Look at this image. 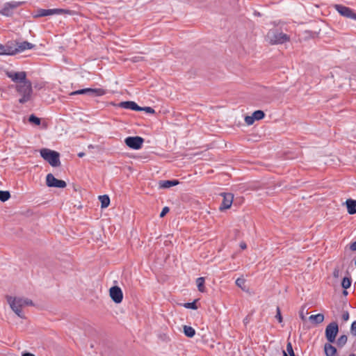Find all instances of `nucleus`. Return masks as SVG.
Here are the masks:
<instances>
[{
    "mask_svg": "<svg viewBox=\"0 0 356 356\" xmlns=\"http://www.w3.org/2000/svg\"><path fill=\"white\" fill-rule=\"evenodd\" d=\"M6 300L12 311L21 318H25L23 309L33 306V301L24 297L7 296Z\"/></svg>",
    "mask_w": 356,
    "mask_h": 356,
    "instance_id": "obj_1",
    "label": "nucleus"
},
{
    "mask_svg": "<svg viewBox=\"0 0 356 356\" xmlns=\"http://www.w3.org/2000/svg\"><path fill=\"white\" fill-rule=\"evenodd\" d=\"M16 90L21 96L19 102L21 104H24L31 100L32 96V86L30 81H23L22 83L16 85Z\"/></svg>",
    "mask_w": 356,
    "mask_h": 356,
    "instance_id": "obj_2",
    "label": "nucleus"
},
{
    "mask_svg": "<svg viewBox=\"0 0 356 356\" xmlns=\"http://www.w3.org/2000/svg\"><path fill=\"white\" fill-rule=\"evenodd\" d=\"M289 36L277 30H270L266 36V41L271 44H283L289 41Z\"/></svg>",
    "mask_w": 356,
    "mask_h": 356,
    "instance_id": "obj_3",
    "label": "nucleus"
},
{
    "mask_svg": "<svg viewBox=\"0 0 356 356\" xmlns=\"http://www.w3.org/2000/svg\"><path fill=\"white\" fill-rule=\"evenodd\" d=\"M40 155L53 167H58L60 165V154L57 152L44 148L40 150Z\"/></svg>",
    "mask_w": 356,
    "mask_h": 356,
    "instance_id": "obj_4",
    "label": "nucleus"
},
{
    "mask_svg": "<svg viewBox=\"0 0 356 356\" xmlns=\"http://www.w3.org/2000/svg\"><path fill=\"white\" fill-rule=\"evenodd\" d=\"M338 332L339 327L337 323L335 322L330 323L325 329V337L327 341L330 343L334 342Z\"/></svg>",
    "mask_w": 356,
    "mask_h": 356,
    "instance_id": "obj_5",
    "label": "nucleus"
},
{
    "mask_svg": "<svg viewBox=\"0 0 356 356\" xmlns=\"http://www.w3.org/2000/svg\"><path fill=\"white\" fill-rule=\"evenodd\" d=\"M46 184L48 187L60 188H63L67 186L65 181L55 178V177L51 173L48 174L46 177Z\"/></svg>",
    "mask_w": 356,
    "mask_h": 356,
    "instance_id": "obj_6",
    "label": "nucleus"
},
{
    "mask_svg": "<svg viewBox=\"0 0 356 356\" xmlns=\"http://www.w3.org/2000/svg\"><path fill=\"white\" fill-rule=\"evenodd\" d=\"M144 139L140 136L127 137L124 140L125 144L130 148L134 149H139L141 148Z\"/></svg>",
    "mask_w": 356,
    "mask_h": 356,
    "instance_id": "obj_7",
    "label": "nucleus"
},
{
    "mask_svg": "<svg viewBox=\"0 0 356 356\" xmlns=\"http://www.w3.org/2000/svg\"><path fill=\"white\" fill-rule=\"evenodd\" d=\"M22 4V2L12 1L4 4L3 8L0 10V13L5 16H10L14 9L17 8Z\"/></svg>",
    "mask_w": 356,
    "mask_h": 356,
    "instance_id": "obj_8",
    "label": "nucleus"
},
{
    "mask_svg": "<svg viewBox=\"0 0 356 356\" xmlns=\"http://www.w3.org/2000/svg\"><path fill=\"white\" fill-rule=\"evenodd\" d=\"M95 95V96H102L105 94V91L101 88L92 89V88H85L78 90L74 92H72L70 95Z\"/></svg>",
    "mask_w": 356,
    "mask_h": 356,
    "instance_id": "obj_9",
    "label": "nucleus"
},
{
    "mask_svg": "<svg viewBox=\"0 0 356 356\" xmlns=\"http://www.w3.org/2000/svg\"><path fill=\"white\" fill-rule=\"evenodd\" d=\"M334 7L341 15L356 20V14L350 8L339 4H336Z\"/></svg>",
    "mask_w": 356,
    "mask_h": 356,
    "instance_id": "obj_10",
    "label": "nucleus"
},
{
    "mask_svg": "<svg viewBox=\"0 0 356 356\" xmlns=\"http://www.w3.org/2000/svg\"><path fill=\"white\" fill-rule=\"evenodd\" d=\"M7 76L11 79V80L15 82L17 84L22 83L23 81H26V74L25 72H7Z\"/></svg>",
    "mask_w": 356,
    "mask_h": 356,
    "instance_id": "obj_11",
    "label": "nucleus"
},
{
    "mask_svg": "<svg viewBox=\"0 0 356 356\" xmlns=\"http://www.w3.org/2000/svg\"><path fill=\"white\" fill-rule=\"evenodd\" d=\"M109 295L113 301L117 304L122 301L123 293L121 289L118 286H112L109 289Z\"/></svg>",
    "mask_w": 356,
    "mask_h": 356,
    "instance_id": "obj_12",
    "label": "nucleus"
},
{
    "mask_svg": "<svg viewBox=\"0 0 356 356\" xmlns=\"http://www.w3.org/2000/svg\"><path fill=\"white\" fill-rule=\"evenodd\" d=\"M265 117V113L261 110L254 111L252 115L245 117V122L248 125H252L255 120H262Z\"/></svg>",
    "mask_w": 356,
    "mask_h": 356,
    "instance_id": "obj_13",
    "label": "nucleus"
},
{
    "mask_svg": "<svg viewBox=\"0 0 356 356\" xmlns=\"http://www.w3.org/2000/svg\"><path fill=\"white\" fill-rule=\"evenodd\" d=\"M223 197L222 202L221 204V206L220 207V210L222 211L225 209H228L231 207L233 200H234V195L232 193H222L221 194Z\"/></svg>",
    "mask_w": 356,
    "mask_h": 356,
    "instance_id": "obj_14",
    "label": "nucleus"
},
{
    "mask_svg": "<svg viewBox=\"0 0 356 356\" xmlns=\"http://www.w3.org/2000/svg\"><path fill=\"white\" fill-rule=\"evenodd\" d=\"M34 47V45L29 42H22L20 43H17L15 48L13 47V51H15V54L23 51L26 49H32Z\"/></svg>",
    "mask_w": 356,
    "mask_h": 356,
    "instance_id": "obj_15",
    "label": "nucleus"
},
{
    "mask_svg": "<svg viewBox=\"0 0 356 356\" xmlns=\"http://www.w3.org/2000/svg\"><path fill=\"white\" fill-rule=\"evenodd\" d=\"M118 106L123 108L140 111V106H138L134 102H131V101L122 102L118 104Z\"/></svg>",
    "mask_w": 356,
    "mask_h": 356,
    "instance_id": "obj_16",
    "label": "nucleus"
},
{
    "mask_svg": "<svg viewBox=\"0 0 356 356\" xmlns=\"http://www.w3.org/2000/svg\"><path fill=\"white\" fill-rule=\"evenodd\" d=\"M346 205L349 214L353 215L356 213V200L348 199L346 201Z\"/></svg>",
    "mask_w": 356,
    "mask_h": 356,
    "instance_id": "obj_17",
    "label": "nucleus"
},
{
    "mask_svg": "<svg viewBox=\"0 0 356 356\" xmlns=\"http://www.w3.org/2000/svg\"><path fill=\"white\" fill-rule=\"evenodd\" d=\"M178 180H164L159 182V188H168L179 184Z\"/></svg>",
    "mask_w": 356,
    "mask_h": 356,
    "instance_id": "obj_18",
    "label": "nucleus"
},
{
    "mask_svg": "<svg viewBox=\"0 0 356 356\" xmlns=\"http://www.w3.org/2000/svg\"><path fill=\"white\" fill-rule=\"evenodd\" d=\"M15 51L10 45L0 44V55H15Z\"/></svg>",
    "mask_w": 356,
    "mask_h": 356,
    "instance_id": "obj_19",
    "label": "nucleus"
},
{
    "mask_svg": "<svg viewBox=\"0 0 356 356\" xmlns=\"http://www.w3.org/2000/svg\"><path fill=\"white\" fill-rule=\"evenodd\" d=\"M56 15V8L55 9H40L38 11L37 17H44L48 15Z\"/></svg>",
    "mask_w": 356,
    "mask_h": 356,
    "instance_id": "obj_20",
    "label": "nucleus"
},
{
    "mask_svg": "<svg viewBox=\"0 0 356 356\" xmlns=\"http://www.w3.org/2000/svg\"><path fill=\"white\" fill-rule=\"evenodd\" d=\"M324 350L326 356H334L337 353V349L330 343L325 344Z\"/></svg>",
    "mask_w": 356,
    "mask_h": 356,
    "instance_id": "obj_21",
    "label": "nucleus"
},
{
    "mask_svg": "<svg viewBox=\"0 0 356 356\" xmlns=\"http://www.w3.org/2000/svg\"><path fill=\"white\" fill-rule=\"evenodd\" d=\"M309 318L312 323H314L315 324H319L324 321V315L322 314H318L316 315H312L309 316Z\"/></svg>",
    "mask_w": 356,
    "mask_h": 356,
    "instance_id": "obj_22",
    "label": "nucleus"
},
{
    "mask_svg": "<svg viewBox=\"0 0 356 356\" xmlns=\"http://www.w3.org/2000/svg\"><path fill=\"white\" fill-rule=\"evenodd\" d=\"M99 200L101 202V207L102 209L106 208L110 204V198L108 195H104L99 197Z\"/></svg>",
    "mask_w": 356,
    "mask_h": 356,
    "instance_id": "obj_23",
    "label": "nucleus"
},
{
    "mask_svg": "<svg viewBox=\"0 0 356 356\" xmlns=\"http://www.w3.org/2000/svg\"><path fill=\"white\" fill-rule=\"evenodd\" d=\"M184 333L188 337H193L195 334V330L191 326L184 325Z\"/></svg>",
    "mask_w": 356,
    "mask_h": 356,
    "instance_id": "obj_24",
    "label": "nucleus"
},
{
    "mask_svg": "<svg viewBox=\"0 0 356 356\" xmlns=\"http://www.w3.org/2000/svg\"><path fill=\"white\" fill-rule=\"evenodd\" d=\"M197 286L198 288L199 291L204 292L205 286H204V277H198L196 280Z\"/></svg>",
    "mask_w": 356,
    "mask_h": 356,
    "instance_id": "obj_25",
    "label": "nucleus"
},
{
    "mask_svg": "<svg viewBox=\"0 0 356 356\" xmlns=\"http://www.w3.org/2000/svg\"><path fill=\"white\" fill-rule=\"evenodd\" d=\"M10 197V193L8 191H0V200L1 202H6Z\"/></svg>",
    "mask_w": 356,
    "mask_h": 356,
    "instance_id": "obj_26",
    "label": "nucleus"
},
{
    "mask_svg": "<svg viewBox=\"0 0 356 356\" xmlns=\"http://www.w3.org/2000/svg\"><path fill=\"white\" fill-rule=\"evenodd\" d=\"M63 14L73 15L75 14V12L73 10H67V9L56 8V15H63Z\"/></svg>",
    "mask_w": 356,
    "mask_h": 356,
    "instance_id": "obj_27",
    "label": "nucleus"
},
{
    "mask_svg": "<svg viewBox=\"0 0 356 356\" xmlns=\"http://www.w3.org/2000/svg\"><path fill=\"white\" fill-rule=\"evenodd\" d=\"M29 122L35 125H40L41 123V120L39 118L36 117L34 115H31L29 118Z\"/></svg>",
    "mask_w": 356,
    "mask_h": 356,
    "instance_id": "obj_28",
    "label": "nucleus"
},
{
    "mask_svg": "<svg viewBox=\"0 0 356 356\" xmlns=\"http://www.w3.org/2000/svg\"><path fill=\"white\" fill-rule=\"evenodd\" d=\"M348 338L346 335H341L339 337V338L337 339V345L338 346L342 347L343 346L346 342H347Z\"/></svg>",
    "mask_w": 356,
    "mask_h": 356,
    "instance_id": "obj_29",
    "label": "nucleus"
},
{
    "mask_svg": "<svg viewBox=\"0 0 356 356\" xmlns=\"http://www.w3.org/2000/svg\"><path fill=\"white\" fill-rule=\"evenodd\" d=\"M351 285V280L349 277H344L341 282V286L344 289H348Z\"/></svg>",
    "mask_w": 356,
    "mask_h": 356,
    "instance_id": "obj_30",
    "label": "nucleus"
},
{
    "mask_svg": "<svg viewBox=\"0 0 356 356\" xmlns=\"http://www.w3.org/2000/svg\"><path fill=\"white\" fill-rule=\"evenodd\" d=\"M245 280L243 278H238L236 280V284L241 288L242 290H245Z\"/></svg>",
    "mask_w": 356,
    "mask_h": 356,
    "instance_id": "obj_31",
    "label": "nucleus"
},
{
    "mask_svg": "<svg viewBox=\"0 0 356 356\" xmlns=\"http://www.w3.org/2000/svg\"><path fill=\"white\" fill-rule=\"evenodd\" d=\"M184 307L187 308V309H197V307L196 305V300H195L193 302L185 303L184 305Z\"/></svg>",
    "mask_w": 356,
    "mask_h": 356,
    "instance_id": "obj_32",
    "label": "nucleus"
},
{
    "mask_svg": "<svg viewBox=\"0 0 356 356\" xmlns=\"http://www.w3.org/2000/svg\"><path fill=\"white\" fill-rule=\"evenodd\" d=\"M286 351L288 352L290 356H295V353L293 352L291 342H289L286 345Z\"/></svg>",
    "mask_w": 356,
    "mask_h": 356,
    "instance_id": "obj_33",
    "label": "nucleus"
},
{
    "mask_svg": "<svg viewBox=\"0 0 356 356\" xmlns=\"http://www.w3.org/2000/svg\"><path fill=\"white\" fill-rule=\"evenodd\" d=\"M276 312H277V314L275 315V318H277V320L278 321L279 323H282L283 321V318H282V316L281 314V311H280V309L279 307H277Z\"/></svg>",
    "mask_w": 356,
    "mask_h": 356,
    "instance_id": "obj_34",
    "label": "nucleus"
},
{
    "mask_svg": "<svg viewBox=\"0 0 356 356\" xmlns=\"http://www.w3.org/2000/svg\"><path fill=\"white\" fill-rule=\"evenodd\" d=\"M145 111L146 113L151 114H154L155 113V111L152 108L149 106L140 107V111Z\"/></svg>",
    "mask_w": 356,
    "mask_h": 356,
    "instance_id": "obj_35",
    "label": "nucleus"
},
{
    "mask_svg": "<svg viewBox=\"0 0 356 356\" xmlns=\"http://www.w3.org/2000/svg\"><path fill=\"white\" fill-rule=\"evenodd\" d=\"M341 269L338 266L334 268L332 273L333 277L334 278H338L341 275Z\"/></svg>",
    "mask_w": 356,
    "mask_h": 356,
    "instance_id": "obj_36",
    "label": "nucleus"
},
{
    "mask_svg": "<svg viewBox=\"0 0 356 356\" xmlns=\"http://www.w3.org/2000/svg\"><path fill=\"white\" fill-rule=\"evenodd\" d=\"M169 211V208L168 207H165L163 209H162V211L160 213V217L161 218H163L164 217L167 213H168Z\"/></svg>",
    "mask_w": 356,
    "mask_h": 356,
    "instance_id": "obj_37",
    "label": "nucleus"
},
{
    "mask_svg": "<svg viewBox=\"0 0 356 356\" xmlns=\"http://www.w3.org/2000/svg\"><path fill=\"white\" fill-rule=\"evenodd\" d=\"M351 332L353 335H356V321L351 325Z\"/></svg>",
    "mask_w": 356,
    "mask_h": 356,
    "instance_id": "obj_38",
    "label": "nucleus"
},
{
    "mask_svg": "<svg viewBox=\"0 0 356 356\" xmlns=\"http://www.w3.org/2000/svg\"><path fill=\"white\" fill-rule=\"evenodd\" d=\"M342 319L344 321H347L349 319V314L348 312H344L342 314Z\"/></svg>",
    "mask_w": 356,
    "mask_h": 356,
    "instance_id": "obj_39",
    "label": "nucleus"
},
{
    "mask_svg": "<svg viewBox=\"0 0 356 356\" xmlns=\"http://www.w3.org/2000/svg\"><path fill=\"white\" fill-rule=\"evenodd\" d=\"M350 248L352 251H356V241L350 245Z\"/></svg>",
    "mask_w": 356,
    "mask_h": 356,
    "instance_id": "obj_40",
    "label": "nucleus"
},
{
    "mask_svg": "<svg viewBox=\"0 0 356 356\" xmlns=\"http://www.w3.org/2000/svg\"><path fill=\"white\" fill-rule=\"evenodd\" d=\"M246 247H247V246H246L245 243H244V242H241V243H240V248H241V249L245 250V249L246 248Z\"/></svg>",
    "mask_w": 356,
    "mask_h": 356,
    "instance_id": "obj_41",
    "label": "nucleus"
},
{
    "mask_svg": "<svg viewBox=\"0 0 356 356\" xmlns=\"http://www.w3.org/2000/svg\"><path fill=\"white\" fill-rule=\"evenodd\" d=\"M22 356H35L32 353H24L22 354Z\"/></svg>",
    "mask_w": 356,
    "mask_h": 356,
    "instance_id": "obj_42",
    "label": "nucleus"
},
{
    "mask_svg": "<svg viewBox=\"0 0 356 356\" xmlns=\"http://www.w3.org/2000/svg\"><path fill=\"white\" fill-rule=\"evenodd\" d=\"M300 318H301V319H302V321H305V315H304V314H303L302 312H300Z\"/></svg>",
    "mask_w": 356,
    "mask_h": 356,
    "instance_id": "obj_43",
    "label": "nucleus"
},
{
    "mask_svg": "<svg viewBox=\"0 0 356 356\" xmlns=\"http://www.w3.org/2000/svg\"><path fill=\"white\" fill-rule=\"evenodd\" d=\"M78 156H79V157H82V156H84V153H83V152H80V153H79V154H78Z\"/></svg>",
    "mask_w": 356,
    "mask_h": 356,
    "instance_id": "obj_44",
    "label": "nucleus"
},
{
    "mask_svg": "<svg viewBox=\"0 0 356 356\" xmlns=\"http://www.w3.org/2000/svg\"><path fill=\"white\" fill-rule=\"evenodd\" d=\"M343 294L345 295V296H347L348 295V292L346 290H344L343 291Z\"/></svg>",
    "mask_w": 356,
    "mask_h": 356,
    "instance_id": "obj_45",
    "label": "nucleus"
},
{
    "mask_svg": "<svg viewBox=\"0 0 356 356\" xmlns=\"http://www.w3.org/2000/svg\"><path fill=\"white\" fill-rule=\"evenodd\" d=\"M283 356H288L287 353L284 350L283 351Z\"/></svg>",
    "mask_w": 356,
    "mask_h": 356,
    "instance_id": "obj_46",
    "label": "nucleus"
},
{
    "mask_svg": "<svg viewBox=\"0 0 356 356\" xmlns=\"http://www.w3.org/2000/svg\"><path fill=\"white\" fill-rule=\"evenodd\" d=\"M349 356H355V354H350Z\"/></svg>",
    "mask_w": 356,
    "mask_h": 356,
    "instance_id": "obj_47",
    "label": "nucleus"
}]
</instances>
